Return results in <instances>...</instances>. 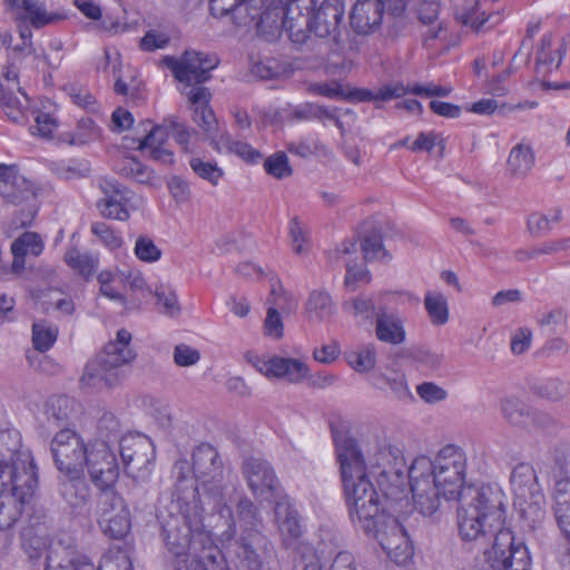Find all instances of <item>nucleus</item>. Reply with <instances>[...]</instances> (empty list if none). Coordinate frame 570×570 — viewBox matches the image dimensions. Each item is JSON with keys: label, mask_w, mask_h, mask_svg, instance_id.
Returning a JSON list of instances; mask_svg holds the SVG:
<instances>
[{"label": "nucleus", "mask_w": 570, "mask_h": 570, "mask_svg": "<svg viewBox=\"0 0 570 570\" xmlns=\"http://www.w3.org/2000/svg\"><path fill=\"white\" fill-rule=\"evenodd\" d=\"M466 454L448 444L430 459L429 475L443 491L446 501L458 500V525L462 540H481L504 523L503 492L493 485L463 487Z\"/></svg>", "instance_id": "obj_1"}, {"label": "nucleus", "mask_w": 570, "mask_h": 570, "mask_svg": "<svg viewBox=\"0 0 570 570\" xmlns=\"http://www.w3.org/2000/svg\"><path fill=\"white\" fill-rule=\"evenodd\" d=\"M163 538L168 551L176 558L175 570L196 563L206 570H222L224 556L215 546L213 534L203 522V509L196 503L163 524Z\"/></svg>", "instance_id": "obj_2"}, {"label": "nucleus", "mask_w": 570, "mask_h": 570, "mask_svg": "<svg viewBox=\"0 0 570 570\" xmlns=\"http://www.w3.org/2000/svg\"><path fill=\"white\" fill-rule=\"evenodd\" d=\"M335 445L351 520L364 532H371L384 513L380 511L377 491L368 480L367 453L364 455L356 441L348 436L337 438Z\"/></svg>", "instance_id": "obj_3"}, {"label": "nucleus", "mask_w": 570, "mask_h": 570, "mask_svg": "<svg viewBox=\"0 0 570 570\" xmlns=\"http://www.w3.org/2000/svg\"><path fill=\"white\" fill-rule=\"evenodd\" d=\"M345 13L342 0H294L289 7L291 40L304 43L312 33L318 38L336 39Z\"/></svg>", "instance_id": "obj_4"}, {"label": "nucleus", "mask_w": 570, "mask_h": 570, "mask_svg": "<svg viewBox=\"0 0 570 570\" xmlns=\"http://www.w3.org/2000/svg\"><path fill=\"white\" fill-rule=\"evenodd\" d=\"M191 464L197 480L196 491L210 497L217 505L219 517L225 519L227 528L222 533V539H233L236 534V522L230 508L223 503L229 473L226 472L217 450L208 443H202L193 452Z\"/></svg>", "instance_id": "obj_5"}, {"label": "nucleus", "mask_w": 570, "mask_h": 570, "mask_svg": "<svg viewBox=\"0 0 570 570\" xmlns=\"http://www.w3.org/2000/svg\"><path fill=\"white\" fill-rule=\"evenodd\" d=\"M131 333L125 328L117 332L115 340L108 342L104 350L87 363L81 376V384L100 389L114 386L121 379V368L130 364L136 352L131 346Z\"/></svg>", "instance_id": "obj_6"}, {"label": "nucleus", "mask_w": 570, "mask_h": 570, "mask_svg": "<svg viewBox=\"0 0 570 570\" xmlns=\"http://www.w3.org/2000/svg\"><path fill=\"white\" fill-rule=\"evenodd\" d=\"M490 539L492 544L485 549L483 557L474 561L469 570H530V556L522 541L513 535L510 529H503V524L484 539L474 540L485 543Z\"/></svg>", "instance_id": "obj_7"}, {"label": "nucleus", "mask_w": 570, "mask_h": 570, "mask_svg": "<svg viewBox=\"0 0 570 570\" xmlns=\"http://www.w3.org/2000/svg\"><path fill=\"white\" fill-rule=\"evenodd\" d=\"M367 464L370 474L376 476L379 488L386 499L399 501L405 495L404 460L397 449L390 445L375 446L373 452L367 451Z\"/></svg>", "instance_id": "obj_8"}, {"label": "nucleus", "mask_w": 570, "mask_h": 570, "mask_svg": "<svg viewBox=\"0 0 570 570\" xmlns=\"http://www.w3.org/2000/svg\"><path fill=\"white\" fill-rule=\"evenodd\" d=\"M407 0H357L350 13L351 26L356 33L371 35L380 30L387 10V21L393 20L390 33L405 26L402 17Z\"/></svg>", "instance_id": "obj_9"}, {"label": "nucleus", "mask_w": 570, "mask_h": 570, "mask_svg": "<svg viewBox=\"0 0 570 570\" xmlns=\"http://www.w3.org/2000/svg\"><path fill=\"white\" fill-rule=\"evenodd\" d=\"M36 188L16 167L0 164V198L7 205L22 206L17 223L27 226L37 214Z\"/></svg>", "instance_id": "obj_10"}, {"label": "nucleus", "mask_w": 570, "mask_h": 570, "mask_svg": "<svg viewBox=\"0 0 570 570\" xmlns=\"http://www.w3.org/2000/svg\"><path fill=\"white\" fill-rule=\"evenodd\" d=\"M22 474L38 479L37 468L29 449L22 445L17 430L0 432V480L14 481Z\"/></svg>", "instance_id": "obj_11"}, {"label": "nucleus", "mask_w": 570, "mask_h": 570, "mask_svg": "<svg viewBox=\"0 0 570 570\" xmlns=\"http://www.w3.org/2000/svg\"><path fill=\"white\" fill-rule=\"evenodd\" d=\"M50 451L56 468L62 474L83 472L86 460L90 452V444L75 430L61 429L51 442Z\"/></svg>", "instance_id": "obj_12"}, {"label": "nucleus", "mask_w": 570, "mask_h": 570, "mask_svg": "<svg viewBox=\"0 0 570 570\" xmlns=\"http://www.w3.org/2000/svg\"><path fill=\"white\" fill-rule=\"evenodd\" d=\"M430 458L417 456L407 469L414 507L423 515H432L436 512L443 499V491L429 475Z\"/></svg>", "instance_id": "obj_13"}, {"label": "nucleus", "mask_w": 570, "mask_h": 570, "mask_svg": "<svg viewBox=\"0 0 570 570\" xmlns=\"http://www.w3.org/2000/svg\"><path fill=\"white\" fill-rule=\"evenodd\" d=\"M161 65L167 67L181 83L186 86L199 85L210 78V71L218 65L215 56L186 50L180 57L165 56Z\"/></svg>", "instance_id": "obj_14"}, {"label": "nucleus", "mask_w": 570, "mask_h": 570, "mask_svg": "<svg viewBox=\"0 0 570 570\" xmlns=\"http://www.w3.org/2000/svg\"><path fill=\"white\" fill-rule=\"evenodd\" d=\"M10 484L11 491L0 494V529L11 528L21 517L24 504L33 497L38 479L22 474L14 481H1Z\"/></svg>", "instance_id": "obj_15"}, {"label": "nucleus", "mask_w": 570, "mask_h": 570, "mask_svg": "<svg viewBox=\"0 0 570 570\" xmlns=\"http://www.w3.org/2000/svg\"><path fill=\"white\" fill-rule=\"evenodd\" d=\"M85 468L90 481L99 490L114 488L120 473L116 454L105 443H90Z\"/></svg>", "instance_id": "obj_16"}, {"label": "nucleus", "mask_w": 570, "mask_h": 570, "mask_svg": "<svg viewBox=\"0 0 570 570\" xmlns=\"http://www.w3.org/2000/svg\"><path fill=\"white\" fill-rule=\"evenodd\" d=\"M246 361L268 379H281L288 383H299L308 374V366L292 357H262L253 352L245 354Z\"/></svg>", "instance_id": "obj_17"}, {"label": "nucleus", "mask_w": 570, "mask_h": 570, "mask_svg": "<svg viewBox=\"0 0 570 570\" xmlns=\"http://www.w3.org/2000/svg\"><path fill=\"white\" fill-rule=\"evenodd\" d=\"M28 109V97L19 83L18 67L8 63L0 75V110L12 121L24 119Z\"/></svg>", "instance_id": "obj_18"}, {"label": "nucleus", "mask_w": 570, "mask_h": 570, "mask_svg": "<svg viewBox=\"0 0 570 570\" xmlns=\"http://www.w3.org/2000/svg\"><path fill=\"white\" fill-rule=\"evenodd\" d=\"M294 0H272L265 6L264 10L259 12L256 8H249L248 20H244L243 23L254 22L258 32L275 37L276 33L283 29L291 39V24H289V7Z\"/></svg>", "instance_id": "obj_19"}, {"label": "nucleus", "mask_w": 570, "mask_h": 570, "mask_svg": "<svg viewBox=\"0 0 570 570\" xmlns=\"http://www.w3.org/2000/svg\"><path fill=\"white\" fill-rule=\"evenodd\" d=\"M242 469L247 484L256 498L269 501L278 495L279 481L266 460L248 458L244 461Z\"/></svg>", "instance_id": "obj_20"}, {"label": "nucleus", "mask_w": 570, "mask_h": 570, "mask_svg": "<svg viewBox=\"0 0 570 570\" xmlns=\"http://www.w3.org/2000/svg\"><path fill=\"white\" fill-rule=\"evenodd\" d=\"M273 557L271 541L259 533H250L243 538L238 551V567L243 570H274Z\"/></svg>", "instance_id": "obj_21"}, {"label": "nucleus", "mask_w": 570, "mask_h": 570, "mask_svg": "<svg viewBox=\"0 0 570 570\" xmlns=\"http://www.w3.org/2000/svg\"><path fill=\"white\" fill-rule=\"evenodd\" d=\"M120 455L125 469L129 472L149 471L154 459V446L145 435H124L120 438Z\"/></svg>", "instance_id": "obj_22"}, {"label": "nucleus", "mask_w": 570, "mask_h": 570, "mask_svg": "<svg viewBox=\"0 0 570 570\" xmlns=\"http://www.w3.org/2000/svg\"><path fill=\"white\" fill-rule=\"evenodd\" d=\"M190 108L194 111V121L203 129L212 147L214 140L219 139L216 117L209 107L210 92L205 87H194L187 92Z\"/></svg>", "instance_id": "obj_23"}, {"label": "nucleus", "mask_w": 570, "mask_h": 570, "mask_svg": "<svg viewBox=\"0 0 570 570\" xmlns=\"http://www.w3.org/2000/svg\"><path fill=\"white\" fill-rule=\"evenodd\" d=\"M3 3L17 18L28 21L36 29L65 19L62 13L48 12L45 3L38 0H3Z\"/></svg>", "instance_id": "obj_24"}, {"label": "nucleus", "mask_w": 570, "mask_h": 570, "mask_svg": "<svg viewBox=\"0 0 570 570\" xmlns=\"http://www.w3.org/2000/svg\"><path fill=\"white\" fill-rule=\"evenodd\" d=\"M98 186L102 193L96 204L100 215L108 219L127 220L129 210L126 208V196L120 185L116 180L102 178Z\"/></svg>", "instance_id": "obj_25"}, {"label": "nucleus", "mask_w": 570, "mask_h": 570, "mask_svg": "<svg viewBox=\"0 0 570 570\" xmlns=\"http://www.w3.org/2000/svg\"><path fill=\"white\" fill-rule=\"evenodd\" d=\"M63 475L66 479L60 483L62 498L75 512H85L90 504L91 491L83 472Z\"/></svg>", "instance_id": "obj_26"}, {"label": "nucleus", "mask_w": 570, "mask_h": 570, "mask_svg": "<svg viewBox=\"0 0 570 570\" xmlns=\"http://www.w3.org/2000/svg\"><path fill=\"white\" fill-rule=\"evenodd\" d=\"M375 336L379 341L391 345H400L406 338L403 321L395 313L387 311L385 305H377Z\"/></svg>", "instance_id": "obj_27"}, {"label": "nucleus", "mask_w": 570, "mask_h": 570, "mask_svg": "<svg viewBox=\"0 0 570 570\" xmlns=\"http://www.w3.org/2000/svg\"><path fill=\"white\" fill-rule=\"evenodd\" d=\"M237 517L239 521L240 527V535L239 539L233 542L234 539L230 540H223L222 539V531L218 535L223 543H233L234 546V553L236 558L238 559V551L243 541V538L245 535H249L250 533H259L264 535L259 528L262 527V519L258 513V509L255 507V504L247 498H242L238 500L237 503ZM235 538V535L233 537Z\"/></svg>", "instance_id": "obj_28"}, {"label": "nucleus", "mask_w": 570, "mask_h": 570, "mask_svg": "<svg viewBox=\"0 0 570 570\" xmlns=\"http://www.w3.org/2000/svg\"><path fill=\"white\" fill-rule=\"evenodd\" d=\"M566 52V46L561 38H554L551 33L544 35L537 50L535 67L539 72L547 73L560 67Z\"/></svg>", "instance_id": "obj_29"}, {"label": "nucleus", "mask_w": 570, "mask_h": 570, "mask_svg": "<svg viewBox=\"0 0 570 570\" xmlns=\"http://www.w3.org/2000/svg\"><path fill=\"white\" fill-rule=\"evenodd\" d=\"M43 250L41 237L31 232L23 233L11 245L13 261L10 267L12 274L19 275L26 266V257H38Z\"/></svg>", "instance_id": "obj_30"}, {"label": "nucleus", "mask_w": 570, "mask_h": 570, "mask_svg": "<svg viewBox=\"0 0 570 570\" xmlns=\"http://www.w3.org/2000/svg\"><path fill=\"white\" fill-rule=\"evenodd\" d=\"M370 533L374 534L382 549L387 552L395 546H402L410 541L402 524L392 515H382L376 520L375 529Z\"/></svg>", "instance_id": "obj_31"}, {"label": "nucleus", "mask_w": 570, "mask_h": 570, "mask_svg": "<svg viewBox=\"0 0 570 570\" xmlns=\"http://www.w3.org/2000/svg\"><path fill=\"white\" fill-rule=\"evenodd\" d=\"M357 253V244L355 240H346L341 244L338 248L333 252L335 262L343 263L346 267L345 286L351 291L356 289V283H370L371 277L365 269H357L353 265L352 256Z\"/></svg>", "instance_id": "obj_32"}, {"label": "nucleus", "mask_w": 570, "mask_h": 570, "mask_svg": "<svg viewBox=\"0 0 570 570\" xmlns=\"http://www.w3.org/2000/svg\"><path fill=\"white\" fill-rule=\"evenodd\" d=\"M275 521L284 544L288 546L301 537L302 528L297 512L287 500L282 499L276 502Z\"/></svg>", "instance_id": "obj_33"}, {"label": "nucleus", "mask_w": 570, "mask_h": 570, "mask_svg": "<svg viewBox=\"0 0 570 570\" xmlns=\"http://www.w3.org/2000/svg\"><path fill=\"white\" fill-rule=\"evenodd\" d=\"M79 404L66 395H53L45 404L46 420L57 426L67 425L77 415Z\"/></svg>", "instance_id": "obj_34"}, {"label": "nucleus", "mask_w": 570, "mask_h": 570, "mask_svg": "<svg viewBox=\"0 0 570 570\" xmlns=\"http://www.w3.org/2000/svg\"><path fill=\"white\" fill-rule=\"evenodd\" d=\"M305 313L309 322H324L335 315L336 306L326 291L314 289L305 303Z\"/></svg>", "instance_id": "obj_35"}, {"label": "nucleus", "mask_w": 570, "mask_h": 570, "mask_svg": "<svg viewBox=\"0 0 570 570\" xmlns=\"http://www.w3.org/2000/svg\"><path fill=\"white\" fill-rule=\"evenodd\" d=\"M440 6L435 0L422 1L417 8V18L420 22L426 26V30L422 33L425 46H431L433 40L440 39L444 32L441 21H439Z\"/></svg>", "instance_id": "obj_36"}, {"label": "nucleus", "mask_w": 570, "mask_h": 570, "mask_svg": "<svg viewBox=\"0 0 570 570\" xmlns=\"http://www.w3.org/2000/svg\"><path fill=\"white\" fill-rule=\"evenodd\" d=\"M22 548L30 559L39 558L50 546V537L45 525H28L21 533Z\"/></svg>", "instance_id": "obj_37"}, {"label": "nucleus", "mask_w": 570, "mask_h": 570, "mask_svg": "<svg viewBox=\"0 0 570 570\" xmlns=\"http://www.w3.org/2000/svg\"><path fill=\"white\" fill-rule=\"evenodd\" d=\"M213 148L218 154L236 155L249 163H255L261 158V154L249 144L234 139L227 131L220 132L219 139L214 140Z\"/></svg>", "instance_id": "obj_38"}, {"label": "nucleus", "mask_w": 570, "mask_h": 570, "mask_svg": "<svg viewBox=\"0 0 570 570\" xmlns=\"http://www.w3.org/2000/svg\"><path fill=\"white\" fill-rule=\"evenodd\" d=\"M554 515L563 535L570 541V480L556 484Z\"/></svg>", "instance_id": "obj_39"}, {"label": "nucleus", "mask_w": 570, "mask_h": 570, "mask_svg": "<svg viewBox=\"0 0 570 570\" xmlns=\"http://www.w3.org/2000/svg\"><path fill=\"white\" fill-rule=\"evenodd\" d=\"M534 165V154L532 148L525 144H518L511 150L507 159L508 173L521 178L528 175Z\"/></svg>", "instance_id": "obj_40"}, {"label": "nucleus", "mask_w": 570, "mask_h": 570, "mask_svg": "<svg viewBox=\"0 0 570 570\" xmlns=\"http://www.w3.org/2000/svg\"><path fill=\"white\" fill-rule=\"evenodd\" d=\"M535 322L540 331L546 335H564L568 332V313L561 307H554L540 312Z\"/></svg>", "instance_id": "obj_41"}, {"label": "nucleus", "mask_w": 570, "mask_h": 570, "mask_svg": "<svg viewBox=\"0 0 570 570\" xmlns=\"http://www.w3.org/2000/svg\"><path fill=\"white\" fill-rule=\"evenodd\" d=\"M348 94L347 99L357 101H389L391 99L401 98L404 96L402 82L387 83L379 88L376 91L368 89H350L346 88Z\"/></svg>", "instance_id": "obj_42"}, {"label": "nucleus", "mask_w": 570, "mask_h": 570, "mask_svg": "<svg viewBox=\"0 0 570 570\" xmlns=\"http://www.w3.org/2000/svg\"><path fill=\"white\" fill-rule=\"evenodd\" d=\"M337 111L338 109L335 107L328 108L322 105L307 102L296 108L294 114L297 119L318 120L323 125H326L327 121H332L340 130H343V124L340 120Z\"/></svg>", "instance_id": "obj_43"}, {"label": "nucleus", "mask_w": 570, "mask_h": 570, "mask_svg": "<svg viewBox=\"0 0 570 570\" xmlns=\"http://www.w3.org/2000/svg\"><path fill=\"white\" fill-rule=\"evenodd\" d=\"M342 308L356 321L361 322H368L373 316L376 317L377 311L374 298L364 294H360L344 301Z\"/></svg>", "instance_id": "obj_44"}, {"label": "nucleus", "mask_w": 570, "mask_h": 570, "mask_svg": "<svg viewBox=\"0 0 570 570\" xmlns=\"http://www.w3.org/2000/svg\"><path fill=\"white\" fill-rule=\"evenodd\" d=\"M500 410L505 421L517 426L525 424L531 414L529 406L514 396L503 397Z\"/></svg>", "instance_id": "obj_45"}, {"label": "nucleus", "mask_w": 570, "mask_h": 570, "mask_svg": "<svg viewBox=\"0 0 570 570\" xmlns=\"http://www.w3.org/2000/svg\"><path fill=\"white\" fill-rule=\"evenodd\" d=\"M46 570H102L95 566L86 556L76 559L60 558L58 553L50 552L47 557Z\"/></svg>", "instance_id": "obj_46"}, {"label": "nucleus", "mask_w": 570, "mask_h": 570, "mask_svg": "<svg viewBox=\"0 0 570 570\" xmlns=\"http://www.w3.org/2000/svg\"><path fill=\"white\" fill-rule=\"evenodd\" d=\"M424 307L434 325H444L449 320L446 297L442 293L428 292L424 297Z\"/></svg>", "instance_id": "obj_47"}, {"label": "nucleus", "mask_w": 570, "mask_h": 570, "mask_svg": "<svg viewBox=\"0 0 570 570\" xmlns=\"http://www.w3.org/2000/svg\"><path fill=\"white\" fill-rule=\"evenodd\" d=\"M91 234L97 242L109 250H117L124 246V238L119 230L115 229L105 222H95L90 226Z\"/></svg>", "instance_id": "obj_48"}, {"label": "nucleus", "mask_w": 570, "mask_h": 570, "mask_svg": "<svg viewBox=\"0 0 570 570\" xmlns=\"http://www.w3.org/2000/svg\"><path fill=\"white\" fill-rule=\"evenodd\" d=\"M189 166L194 174L208 181L212 186H217L225 173L216 161H207L200 157H191Z\"/></svg>", "instance_id": "obj_49"}, {"label": "nucleus", "mask_w": 570, "mask_h": 570, "mask_svg": "<svg viewBox=\"0 0 570 570\" xmlns=\"http://www.w3.org/2000/svg\"><path fill=\"white\" fill-rule=\"evenodd\" d=\"M122 426L119 419L111 412H105L97 422V435L100 443L108 444L121 438Z\"/></svg>", "instance_id": "obj_50"}, {"label": "nucleus", "mask_w": 570, "mask_h": 570, "mask_svg": "<svg viewBox=\"0 0 570 570\" xmlns=\"http://www.w3.org/2000/svg\"><path fill=\"white\" fill-rule=\"evenodd\" d=\"M348 364L357 372H368L376 363V348L366 344L347 354Z\"/></svg>", "instance_id": "obj_51"}, {"label": "nucleus", "mask_w": 570, "mask_h": 570, "mask_svg": "<svg viewBox=\"0 0 570 570\" xmlns=\"http://www.w3.org/2000/svg\"><path fill=\"white\" fill-rule=\"evenodd\" d=\"M58 336V328L46 321L35 322L32 325V342L40 352L48 351Z\"/></svg>", "instance_id": "obj_52"}, {"label": "nucleus", "mask_w": 570, "mask_h": 570, "mask_svg": "<svg viewBox=\"0 0 570 570\" xmlns=\"http://www.w3.org/2000/svg\"><path fill=\"white\" fill-rule=\"evenodd\" d=\"M100 519L129 511L124 499L111 489L100 490L98 499Z\"/></svg>", "instance_id": "obj_53"}, {"label": "nucleus", "mask_w": 570, "mask_h": 570, "mask_svg": "<svg viewBox=\"0 0 570 570\" xmlns=\"http://www.w3.org/2000/svg\"><path fill=\"white\" fill-rule=\"evenodd\" d=\"M65 262L69 267L83 276H90L97 268L98 259L91 255L80 253L77 248H71L65 254Z\"/></svg>", "instance_id": "obj_54"}, {"label": "nucleus", "mask_w": 570, "mask_h": 570, "mask_svg": "<svg viewBox=\"0 0 570 570\" xmlns=\"http://www.w3.org/2000/svg\"><path fill=\"white\" fill-rule=\"evenodd\" d=\"M99 522L106 534L112 539H121L130 529L129 511L101 518Z\"/></svg>", "instance_id": "obj_55"}, {"label": "nucleus", "mask_w": 570, "mask_h": 570, "mask_svg": "<svg viewBox=\"0 0 570 570\" xmlns=\"http://www.w3.org/2000/svg\"><path fill=\"white\" fill-rule=\"evenodd\" d=\"M99 522L106 534L112 539H121L130 529L129 511L101 518Z\"/></svg>", "instance_id": "obj_56"}, {"label": "nucleus", "mask_w": 570, "mask_h": 570, "mask_svg": "<svg viewBox=\"0 0 570 570\" xmlns=\"http://www.w3.org/2000/svg\"><path fill=\"white\" fill-rule=\"evenodd\" d=\"M288 233L293 252L298 256L307 255L309 250V233L297 217L291 219Z\"/></svg>", "instance_id": "obj_57"}, {"label": "nucleus", "mask_w": 570, "mask_h": 570, "mask_svg": "<svg viewBox=\"0 0 570 570\" xmlns=\"http://www.w3.org/2000/svg\"><path fill=\"white\" fill-rule=\"evenodd\" d=\"M98 127L90 118H82L78 121L73 132L63 134L62 140L70 145H83L98 136Z\"/></svg>", "instance_id": "obj_58"}, {"label": "nucleus", "mask_w": 570, "mask_h": 570, "mask_svg": "<svg viewBox=\"0 0 570 570\" xmlns=\"http://www.w3.org/2000/svg\"><path fill=\"white\" fill-rule=\"evenodd\" d=\"M535 473L534 470L529 464H518L511 473L510 481L515 490V492L524 497L527 490H530L535 482Z\"/></svg>", "instance_id": "obj_59"}, {"label": "nucleus", "mask_w": 570, "mask_h": 570, "mask_svg": "<svg viewBox=\"0 0 570 570\" xmlns=\"http://www.w3.org/2000/svg\"><path fill=\"white\" fill-rule=\"evenodd\" d=\"M135 256L144 263L154 264L161 258L163 252L147 235H139L134 247Z\"/></svg>", "instance_id": "obj_60"}, {"label": "nucleus", "mask_w": 570, "mask_h": 570, "mask_svg": "<svg viewBox=\"0 0 570 570\" xmlns=\"http://www.w3.org/2000/svg\"><path fill=\"white\" fill-rule=\"evenodd\" d=\"M63 91L78 107L88 111H96L98 109L97 100L88 88L78 83H68L63 87Z\"/></svg>", "instance_id": "obj_61"}, {"label": "nucleus", "mask_w": 570, "mask_h": 570, "mask_svg": "<svg viewBox=\"0 0 570 570\" xmlns=\"http://www.w3.org/2000/svg\"><path fill=\"white\" fill-rule=\"evenodd\" d=\"M560 219V210H556L552 218H549L547 215L541 213H532L528 217L527 227L533 237H542L551 230L552 224L558 223Z\"/></svg>", "instance_id": "obj_62"}, {"label": "nucleus", "mask_w": 570, "mask_h": 570, "mask_svg": "<svg viewBox=\"0 0 570 570\" xmlns=\"http://www.w3.org/2000/svg\"><path fill=\"white\" fill-rule=\"evenodd\" d=\"M266 173L276 179H284L293 174L292 167L288 163V157L283 151H277L264 161Z\"/></svg>", "instance_id": "obj_63"}, {"label": "nucleus", "mask_w": 570, "mask_h": 570, "mask_svg": "<svg viewBox=\"0 0 570 570\" xmlns=\"http://www.w3.org/2000/svg\"><path fill=\"white\" fill-rule=\"evenodd\" d=\"M455 16L460 22L464 26H470L474 30H479L487 20L484 12L479 10L478 0L458 8Z\"/></svg>", "instance_id": "obj_64"}]
</instances>
